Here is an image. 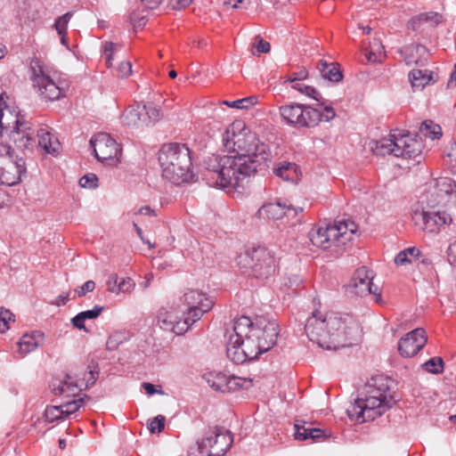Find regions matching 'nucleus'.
Listing matches in <instances>:
<instances>
[{"label":"nucleus","mask_w":456,"mask_h":456,"mask_svg":"<svg viewBox=\"0 0 456 456\" xmlns=\"http://www.w3.org/2000/svg\"><path fill=\"white\" fill-rule=\"evenodd\" d=\"M222 142L231 155H211L204 160L206 179L211 186L235 191L243 189L251 175L265 170L271 161L268 146L240 121L232 123L222 135Z\"/></svg>","instance_id":"nucleus-1"},{"label":"nucleus","mask_w":456,"mask_h":456,"mask_svg":"<svg viewBox=\"0 0 456 456\" xmlns=\"http://www.w3.org/2000/svg\"><path fill=\"white\" fill-rule=\"evenodd\" d=\"M305 330L308 338L320 347L334 351L357 344L362 336L360 325L352 316H324L319 311L307 318Z\"/></svg>","instance_id":"nucleus-2"},{"label":"nucleus","mask_w":456,"mask_h":456,"mask_svg":"<svg viewBox=\"0 0 456 456\" xmlns=\"http://www.w3.org/2000/svg\"><path fill=\"white\" fill-rule=\"evenodd\" d=\"M395 403L387 380L379 378L365 386L364 395L357 397L346 412L351 420L365 422L381 416Z\"/></svg>","instance_id":"nucleus-3"},{"label":"nucleus","mask_w":456,"mask_h":456,"mask_svg":"<svg viewBox=\"0 0 456 456\" xmlns=\"http://www.w3.org/2000/svg\"><path fill=\"white\" fill-rule=\"evenodd\" d=\"M162 176L175 184L193 180L191 151L184 144L168 143L159 151Z\"/></svg>","instance_id":"nucleus-4"},{"label":"nucleus","mask_w":456,"mask_h":456,"mask_svg":"<svg viewBox=\"0 0 456 456\" xmlns=\"http://www.w3.org/2000/svg\"><path fill=\"white\" fill-rule=\"evenodd\" d=\"M278 324L273 320L259 317L253 322L249 319L247 331L241 336L244 350L249 356V361L271 349L278 337Z\"/></svg>","instance_id":"nucleus-5"},{"label":"nucleus","mask_w":456,"mask_h":456,"mask_svg":"<svg viewBox=\"0 0 456 456\" xmlns=\"http://www.w3.org/2000/svg\"><path fill=\"white\" fill-rule=\"evenodd\" d=\"M356 230L357 225L354 222L343 219L325 227L312 228L309 232V239L314 246L330 249L338 254L352 240V235Z\"/></svg>","instance_id":"nucleus-6"},{"label":"nucleus","mask_w":456,"mask_h":456,"mask_svg":"<svg viewBox=\"0 0 456 456\" xmlns=\"http://www.w3.org/2000/svg\"><path fill=\"white\" fill-rule=\"evenodd\" d=\"M323 111L302 103H290L279 108L282 119L295 128H311L321 121H330L336 116L331 106L323 105Z\"/></svg>","instance_id":"nucleus-7"},{"label":"nucleus","mask_w":456,"mask_h":456,"mask_svg":"<svg viewBox=\"0 0 456 456\" xmlns=\"http://www.w3.org/2000/svg\"><path fill=\"white\" fill-rule=\"evenodd\" d=\"M237 265L246 273L257 279H268L277 269L274 254L266 248L257 247L240 253L236 257Z\"/></svg>","instance_id":"nucleus-8"},{"label":"nucleus","mask_w":456,"mask_h":456,"mask_svg":"<svg viewBox=\"0 0 456 456\" xmlns=\"http://www.w3.org/2000/svg\"><path fill=\"white\" fill-rule=\"evenodd\" d=\"M233 442L232 433L220 427L209 428L204 437L197 442L201 456H223Z\"/></svg>","instance_id":"nucleus-9"},{"label":"nucleus","mask_w":456,"mask_h":456,"mask_svg":"<svg viewBox=\"0 0 456 456\" xmlns=\"http://www.w3.org/2000/svg\"><path fill=\"white\" fill-rule=\"evenodd\" d=\"M26 173L25 160L16 157L8 144L0 142V184L12 186L21 181Z\"/></svg>","instance_id":"nucleus-10"},{"label":"nucleus","mask_w":456,"mask_h":456,"mask_svg":"<svg viewBox=\"0 0 456 456\" xmlns=\"http://www.w3.org/2000/svg\"><path fill=\"white\" fill-rule=\"evenodd\" d=\"M454 181L449 177H440L431 183L422 198L427 208L443 209L452 200Z\"/></svg>","instance_id":"nucleus-11"},{"label":"nucleus","mask_w":456,"mask_h":456,"mask_svg":"<svg viewBox=\"0 0 456 456\" xmlns=\"http://www.w3.org/2000/svg\"><path fill=\"white\" fill-rule=\"evenodd\" d=\"M415 225L428 233L437 232L445 224L452 222V218L444 209L424 208L421 210L415 209L411 214Z\"/></svg>","instance_id":"nucleus-12"},{"label":"nucleus","mask_w":456,"mask_h":456,"mask_svg":"<svg viewBox=\"0 0 456 456\" xmlns=\"http://www.w3.org/2000/svg\"><path fill=\"white\" fill-rule=\"evenodd\" d=\"M248 325H249V318L247 316H240L236 319L232 325V334L229 336L226 346L227 357L236 364L244 363L249 361V356L244 350L241 340V336H244L247 331Z\"/></svg>","instance_id":"nucleus-13"},{"label":"nucleus","mask_w":456,"mask_h":456,"mask_svg":"<svg viewBox=\"0 0 456 456\" xmlns=\"http://www.w3.org/2000/svg\"><path fill=\"white\" fill-rule=\"evenodd\" d=\"M33 87L37 89L39 96L46 101H56L64 95V89L60 87L48 75L45 74L39 61L31 65Z\"/></svg>","instance_id":"nucleus-14"},{"label":"nucleus","mask_w":456,"mask_h":456,"mask_svg":"<svg viewBox=\"0 0 456 456\" xmlns=\"http://www.w3.org/2000/svg\"><path fill=\"white\" fill-rule=\"evenodd\" d=\"M95 158L100 161H118L121 149L109 134L100 133L90 140Z\"/></svg>","instance_id":"nucleus-15"},{"label":"nucleus","mask_w":456,"mask_h":456,"mask_svg":"<svg viewBox=\"0 0 456 456\" xmlns=\"http://www.w3.org/2000/svg\"><path fill=\"white\" fill-rule=\"evenodd\" d=\"M205 379L210 387L222 393L238 388L248 389L252 385V379L227 376L222 372H210L205 376Z\"/></svg>","instance_id":"nucleus-16"},{"label":"nucleus","mask_w":456,"mask_h":456,"mask_svg":"<svg viewBox=\"0 0 456 456\" xmlns=\"http://www.w3.org/2000/svg\"><path fill=\"white\" fill-rule=\"evenodd\" d=\"M184 302L188 305L186 315L191 316L192 324L199 321L202 315L210 311L214 305L213 301L206 294L191 289L183 295Z\"/></svg>","instance_id":"nucleus-17"},{"label":"nucleus","mask_w":456,"mask_h":456,"mask_svg":"<svg viewBox=\"0 0 456 456\" xmlns=\"http://www.w3.org/2000/svg\"><path fill=\"white\" fill-rule=\"evenodd\" d=\"M190 320V315L183 314V318H180L173 310L168 311L165 308L160 309L158 315L159 327L176 335H183L189 330L192 325Z\"/></svg>","instance_id":"nucleus-18"},{"label":"nucleus","mask_w":456,"mask_h":456,"mask_svg":"<svg viewBox=\"0 0 456 456\" xmlns=\"http://www.w3.org/2000/svg\"><path fill=\"white\" fill-rule=\"evenodd\" d=\"M426 343V331L421 328H417L399 340L398 350L403 356L411 357L420 351Z\"/></svg>","instance_id":"nucleus-19"},{"label":"nucleus","mask_w":456,"mask_h":456,"mask_svg":"<svg viewBox=\"0 0 456 456\" xmlns=\"http://www.w3.org/2000/svg\"><path fill=\"white\" fill-rule=\"evenodd\" d=\"M302 208H296L292 206H286L280 201L269 202L264 204L256 212V216L260 219L279 220L283 217L293 218L298 211L302 212Z\"/></svg>","instance_id":"nucleus-20"},{"label":"nucleus","mask_w":456,"mask_h":456,"mask_svg":"<svg viewBox=\"0 0 456 456\" xmlns=\"http://www.w3.org/2000/svg\"><path fill=\"white\" fill-rule=\"evenodd\" d=\"M419 134L411 137L409 134L397 136L395 146L399 150L398 158L417 159L420 157L423 150L421 138H418Z\"/></svg>","instance_id":"nucleus-21"},{"label":"nucleus","mask_w":456,"mask_h":456,"mask_svg":"<svg viewBox=\"0 0 456 456\" xmlns=\"http://www.w3.org/2000/svg\"><path fill=\"white\" fill-rule=\"evenodd\" d=\"M10 139L20 150L33 149L37 142V132L28 122L20 124V127L11 130Z\"/></svg>","instance_id":"nucleus-22"},{"label":"nucleus","mask_w":456,"mask_h":456,"mask_svg":"<svg viewBox=\"0 0 456 456\" xmlns=\"http://www.w3.org/2000/svg\"><path fill=\"white\" fill-rule=\"evenodd\" d=\"M372 272L362 266L358 268L353 274L348 284V290L355 296L367 295L370 288H373Z\"/></svg>","instance_id":"nucleus-23"},{"label":"nucleus","mask_w":456,"mask_h":456,"mask_svg":"<svg viewBox=\"0 0 456 456\" xmlns=\"http://www.w3.org/2000/svg\"><path fill=\"white\" fill-rule=\"evenodd\" d=\"M308 72L305 69H301L299 71L292 72L285 80V82L292 83V88L298 91L302 94H305L316 102H319L321 106L324 105V102L322 101V94L313 86H305L300 83L301 80H304L307 77Z\"/></svg>","instance_id":"nucleus-24"},{"label":"nucleus","mask_w":456,"mask_h":456,"mask_svg":"<svg viewBox=\"0 0 456 456\" xmlns=\"http://www.w3.org/2000/svg\"><path fill=\"white\" fill-rule=\"evenodd\" d=\"M50 387L55 395H63L67 397L75 396L82 390L81 385L74 381L68 374L65 375L64 379H53Z\"/></svg>","instance_id":"nucleus-25"},{"label":"nucleus","mask_w":456,"mask_h":456,"mask_svg":"<svg viewBox=\"0 0 456 456\" xmlns=\"http://www.w3.org/2000/svg\"><path fill=\"white\" fill-rule=\"evenodd\" d=\"M27 121L23 117L19 116L16 110H11L4 104L2 112H0V128L11 134V130H15L20 127V124H24Z\"/></svg>","instance_id":"nucleus-26"},{"label":"nucleus","mask_w":456,"mask_h":456,"mask_svg":"<svg viewBox=\"0 0 456 456\" xmlns=\"http://www.w3.org/2000/svg\"><path fill=\"white\" fill-rule=\"evenodd\" d=\"M397 136L390 135L389 138H382L379 141H373L370 143V150L377 155H394L398 158L399 150L395 146Z\"/></svg>","instance_id":"nucleus-27"},{"label":"nucleus","mask_w":456,"mask_h":456,"mask_svg":"<svg viewBox=\"0 0 456 456\" xmlns=\"http://www.w3.org/2000/svg\"><path fill=\"white\" fill-rule=\"evenodd\" d=\"M273 173L284 181L297 183L301 177V172L295 163L283 161L273 168Z\"/></svg>","instance_id":"nucleus-28"},{"label":"nucleus","mask_w":456,"mask_h":456,"mask_svg":"<svg viewBox=\"0 0 456 456\" xmlns=\"http://www.w3.org/2000/svg\"><path fill=\"white\" fill-rule=\"evenodd\" d=\"M317 69L322 78L324 80L338 83L343 78L339 64L337 62H328L324 60H321L317 64Z\"/></svg>","instance_id":"nucleus-29"},{"label":"nucleus","mask_w":456,"mask_h":456,"mask_svg":"<svg viewBox=\"0 0 456 456\" xmlns=\"http://www.w3.org/2000/svg\"><path fill=\"white\" fill-rule=\"evenodd\" d=\"M44 340V333L35 331L31 334H24L19 341V352L24 355L37 348Z\"/></svg>","instance_id":"nucleus-30"},{"label":"nucleus","mask_w":456,"mask_h":456,"mask_svg":"<svg viewBox=\"0 0 456 456\" xmlns=\"http://www.w3.org/2000/svg\"><path fill=\"white\" fill-rule=\"evenodd\" d=\"M411 86L415 90H422L431 81H434V73L428 69H413L409 74Z\"/></svg>","instance_id":"nucleus-31"},{"label":"nucleus","mask_w":456,"mask_h":456,"mask_svg":"<svg viewBox=\"0 0 456 456\" xmlns=\"http://www.w3.org/2000/svg\"><path fill=\"white\" fill-rule=\"evenodd\" d=\"M37 137L38 138V145L41 146L47 153L58 152L60 149L59 141L45 129L41 128L37 131Z\"/></svg>","instance_id":"nucleus-32"},{"label":"nucleus","mask_w":456,"mask_h":456,"mask_svg":"<svg viewBox=\"0 0 456 456\" xmlns=\"http://www.w3.org/2000/svg\"><path fill=\"white\" fill-rule=\"evenodd\" d=\"M304 424H305L304 422ZM324 436V433L320 428L305 427V425H300L299 423L295 424V438L300 441H304L306 439L316 440Z\"/></svg>","instance_id":"nucleus-33"},{"label":"nucleus","mask_w":456,"mask_h":456,"mask_svg":"<svg viewBox=\"0 0 456 456\" xmlns=\"http://www.w3.org/2000/svg\"><path fill=\"white\" fill-rule=\"evenodd\" d=\"M401 53L405 54V61L407 64L416 63L418 64L421 60L415 59L414 56L417 55L419 57H422L426 53H428V49L419 44L410 45L401 51Z\"/></svg>","instance_id":"nucleus-34"},{"label":"nucleus","mask_w":456,"mask_h":456,"mask_svg":"<svg viewBox=\"0 0 456 456\" xmlns=\"http://www.w3.org/2000/svg\"><path fill=\"white\" fill-rule=\"evenodd\" d=\"M442 20V16L438 12H426L421 13L409 21V27L416 30L419 27L425 22H430L432 25H437Z\"/></svg>","instance_id":"nucleus-35"},{"label":"nucleus","mask_w":456,"mask_h":456,"mask_svg":"<svg viewBox=\"0 0 456 456\" xmlns=\"http://www.w3.org/2000/svg\"><path fill=\"white\" fill-rule=\"evenodd\" d=\"M420 256V250L416 247H411L400 251L395 257V263L397 265H405L411 264Z\"/></svg>","instance_id":"nucleus-36"},{"label":"nucleus","mask_w":456,"mask_h":456,"mask_svg":"<svg viewBox=\"0 0 456 456\" xmlns=\"http://www.w3.org/2000/svg\"><path fill=\"white\" fill-rule=\"evenodd\" d=\"M419 133L420 135L428 137L432 140L438 139L443 134L441 126L429 119L421 122Z\"/></svg>","instance_id":"nucleus-37"},{"label":"nucleus","mask_w":456,"mask_h":456,"mask_svg":"<svg viewBox=\"0 0 456 456\" xmlns=\"http://www.w3.org/2000/svg\"><path fill=\"white\" fill-rule=\"evenodd\" d=\"M368 61L370 62H380L385 57L384 46L379 39H374L370 45L369 50L365 53Z\"/></svg>","instance_id":"nucleus-38"},{"label":"nucleus","mask_w":456,"mask_h":456,"mask_svg":"<svg viewBox=\"0 0 456 456\" xmlns=\"http://www.w3.org/2000/svg\"><path fill=\"white\" fill-rule=\"evenodd\" d=\"M129 334L126 331L117 330L112 332L106 342V348L110 351L117 350L121 344L127 341Z\"/></svg>","instance_id":"nucleus-39"},{"label":"nucleus","mask_w":456,"mask_h":456,"mask_svg":"<svg viewBox=\"0 0 456 456\" xmlns=\"http://www.w3.org/2000/svg\"><path fill=\"white\" fill-rule=\"evenodd\" d=\"M122 122L124 125L129 127H140L139 126V115L137 106L128 107L123 113Z\"/></svg>","instance_id":"nucleus-40"},{"label":"nucleus","mask_w":456,"mask_h":456,"mask_svg":"<svg viewBox=\"0 0 456 456\" xmlns=\"http://www.w3.org/2000/svg\"><path fill=\"white\" fill-rule=\"evenodd\" d=\"M15 322L13 313L4 306L0 307V333H5L9 329V324Z\"/></svg>","instance_id":"nucleus-41"},{"label":"nucleus","mask_w":456,"mask_h":456,"mask_svg":"<svg viewBox=\"0 0 456 456\" xmlns=\"http://www.w3.org/2000/svg\"><path fill=\"white\" fill-rule=\"evenodd\" d=\"M256 103H257V97H256V96L245 97V98L232 101V102H229V101L223 102V104H224V105H227L232 108L240 109V110L248 109V108L256 105Z\"/></svg>","instance_id":"nucleus-42"},{"label":"nucleus","mask_w":456,"mask_h":456,"mask_svg":"<svg viewBox=\"0 0 456 456\" xmlns=\"http://www.w3.org/2000/svg\"><path fill=\"white\" fill-rule=\"evenodd\" d=\"M421 367L429 373L439 374L444 370V361L441 357H433L424 362Z\"/></svg>","instance_id":"nucleus-43"},{"label":"nucleus","mask_w":456,"mask_h":456,"mask_svg":"<svg viewBox=\"0 0 456 456\" xmlns=\"http://www.w3.org/2000/svg\"><path fill=\"white\" fill-rule=\"evenodd\" d=\"M85 399L90 400V397L87 395H85L83 398H79L77 400H73L70 402H68L66 403L61 404V407L62 409V414L63 417L66 418L69 416L70 414L76 412L83 404Z\"/></svg>","instance_id":"nucleus-44"},{"label":"nucleus","mask_w":456,"mask_h":456,"mask_svg":"<svg viewBox=\"0 0 456 456\" xmlns=\"http://www.w3.org/2000/svg\"><path fill=\"white\" fill-rule=\"evenodd\" d=\"M62 409L61 405L46 407L44 413L46 421L53 422L54 420L63 419Z\"/></svg>","instance_id":"nucleus-45"},{"label":"nucleus","mask_w":456,"mask_h":456,"mask_svg":"<svg viewBox=\"0 0 456 456\" xmlns=\"http://www.w3.org/2000/svg\"><path fill=\"white\" fill-rule=\"evenodd\" d=\"M78 183L83 188L95 189L98 186V178L96 175L89 173L83 175Z\"/></svg>","instance_id":"nucleus-46"},{"label":"nucleus","mask_w":456,"mask_h":456,"mask_svg":"<svg viewBox=\"0 0 456 456\" xmlns=\"http://www.w3.org/2000/svg\"><path fill=\"white\" fill-rule=\"evenodd\" d=\"M71 17H72V12H68L56 20L54 26H55V28H56L58 34L66 33L67 26H68V23L69 22Z\"/></svg>","instance_id":"nucleus-47"},{"label":"nucleus","mask_w":456,"mask_h":456,"mask_svg":"<svg viewBox=\"0 0 456 456\" xmlns=\"http://www.w3.org/2000/svg\"><path fill=\"white\" fill-rule=\"evenodd\" d=\"M165 417L163 415H158L152 419H151L149 423V429L151 433H159L165 428Z\"/></svg>","instance_id":"nucleus-48"},{"label":"nucleus","mask_w":456,"mask_h":456,"mask_svg":"<svg viewBox=\"0 0 456 456\" xmlns=\"http://www.w3.org/2000/svg\"><path fill=\"white\" fill-rule=\"evenodd\" d=\"M118 45L113 44L112 42H104L102 48H103V53L106 59V63L108 67L111 65V60L114 52L116 51Z\"/></svg>","instance_id":"nucleus-49"},{"label":"nucleus","mask_w":456,"mask_h":456,"mask_svg":"<svg viewBox=\"0 0 456 456\" xmlns=\"http://www.w3.org/2000/svg\"><path fill=\"white\" fill-rule=\"evenodd\" d=\"M119 278L116 273H111L107 280L106 285L110 292L118 294Z\"/></svg>","instance_id":"nucleus-50"},{"label":"nucleus","mask_w":456,"mask_h":456,"mask_svg":"<svg viewBox=\"0 0 456 456\" xmlns=\"http://www.w3.org/2000/svg\"><path fill=\"white\" fill-rule=\"evenodd\" d=\"M151 124L156 123L161 117L160 110L153 103L144 104Z\"/></svg>","instance_id":"nucleus-51"},{"label":"nucleus","mask_w":456,"mask_h":456,"mask_svg":"<svg viewBox=\"0 0 456 456\" xmlns=\"http://www.w3.org/2000/svg\"><path fill=\"white\" fill-rule=\"evenodd\" d=\"M138 108V115H139V126H148L151 125L150 120V116L148 115L147 109L145 105H137Z\"/></svg>","instance_id":"nucleus-52"},{"label":"nucleus","mask_w":456,"mask_h":456,"mask_svg":"<svg viewBox=\"0 0 456 456\" xmlns=\"http://www.w3.org/2000/svg\"><path fill=\"white\" fill-rule=\"evenodd\" d=\"M95 288V282L94 281H87L82 286L77 287L75 289L77 295L81 297L86 295L88 292H92Z\"/></svg>","instance_id":"nucleus-53"},{"label":"nucleus","mask_w":456,"mask_h":456,"mask_svg":"<svg viewBox=\"0 0 456 456\" xmlns=\"http://www.w3.org/2000/svg\"><path fill=\"white\" fill-rule=\"evenodd\" d=\"M103 311V306L95 305L92 310L80 312L85 320H92L97 318Z\"/></svg>","instance_id":"nucleus-54"},{"label":"nucleus","mask_w":456,"mask_h":456,"mask_svg":"<svg viewBox=\"0 0 456 456\" xmlns=\"http://www.w3.org/2000/svg\"><path fill=\"white\" fill-rule=\"evenodd\" d=\"M134 287V282L130 278H121L119 281L118 293L130 292Z\"/></svg>","instance_id":"nucleus-55"},{"label":"nucleus","mask_w":456,"mask_h":456,"mask_svg":"<svg viewBox=\"0 0 456 456\" xmlns=\"http://www.w3.org/2000/svg\"><path fill=\"white\" fill-rule=\"evenodd\" d=\"M118 73L121 77H127L132 73V64L129 61H123L118 67Z\"/></svg>","instance_id":"nucleus-56"},{"label":"nucleus","mask_w":456,"mask_h":456,"mask_svg":"<svg viewBox=\"0 0 456 456\" xmlns=\"http://www.w3.org/2000/svg\"><path fill=\"white\" fill-rule=\"evenodd\" d=\"M257 43L256 45V49L258 53H266L270 51L271 45L268 42L265 41L263 38L257 37H256Z\"/></svg>","instance_id":"nucleus-57"},{"label":"nucleus","mask_w":456,"mask_h":456,"mask_svg":"<svg viewBox=\"0 0 456 456\" xmlns=\"http://www.w3.org/2000/svg\"><path fill=\"white\" fill-rule=\"evenodd\" d=\"M448 261L452 265L456 266V240L452 243L447 250Z\"/></svg>","instance_id":"nucleus-58"},{"label":"nucleus","mask_w":456,"mask_h":456,"mask_svg":"<svg viewBox=\"0 0 456 456\" xmlns=\"http://www.w3.org/2000/svg\"><path fill=\"white\" fill-rule=\"evenodd\" d=\"M98 378V371L89 370L86 374H85L84 379H86V387L88 388L92 387Z\"/></svg>","instance_id":"nucleus-59"},{"label":"nucleus","mask_w":456,"mask_h":456,"mask_svg":"<svg viewBox=\"0 0 456 456\" xmlns=\"http://www.w3.org/2000/svg\"><path fill=\"white\" fill-rule=\"evenodd\" d=\"M85 322L86 320L81 313L77 314L71 319L72 325L78 330H86Z\"/></svg>","instance_id":"nucleus-60"},{"label":"nucleus","mask_w":456,"mask_h":456,"mask_svg":"<svg viewBox=\"0 0 456 456\" xmlns=\"http://www.w3.org/2000/svg\"><path fill=\"white\" fill-rule=\"evenodd\" d=\"M134 229H135V232H136L137 235L139 236V238L142 240V241L143 243H145V244L149 245V247H150L151 248H154V247H155V245H154V244H151L150 240H146L144 239L142 230V228H140V227L138 226V224H137L134 223Z\"/></svg>","instance_id":"nucleus-61"},{"label":"nucleus","mask_w":456,"mask_h":456,"mask_svg":"<svg viewBox=\"0 0 456 456\" xmlns=\"http://www.w3.org/2000/svg\"><path fill=\"white\" fill-rule=\"evenodd\" d=\"M69 300V292L60 295L54 303L57 305H64Z\"/></svg>","instance_id":"nucleus-62"},{"label":"nucleus","mask_w":456,"mask_h":456,"mask_svg":"<svg viewBox=\"0 0 456 456\" xmlns=\"http://www.w3.org/2000/svg\"><path fill=\"white\" fill-rule=\"evenodd\" d=\"M142 386L144 388V390L146 391V393L150 395H152L158 392L156 390L154 385H152L151 383L143 382Z\"/></svg>","instance_id":"nucleus-63"},{"label":"nucleus","mask_w":456,"mask_h":456,"mask_svg":"<svg viewBox=\"0 0 456 456\" xmlns=\"http://www.w3.org/2000/svg\"><path fill=\"white\" fill-rule=\"evenodd\" d=\"M137 214L145 215V216H148V215L156 216L155 211L153 209H151L149 206H144V207L140 208Z\"/></svg>","instance_id":"nucleus-64"}]
</instances>
